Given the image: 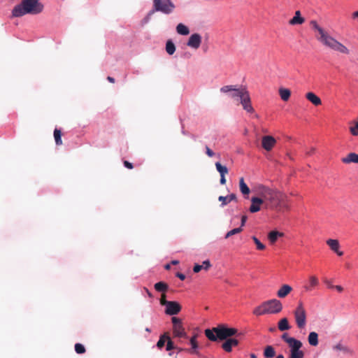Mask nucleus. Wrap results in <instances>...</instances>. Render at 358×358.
<instances>
[{
	"mask_svg": "<svg viewBox=\"0 0 358 358\" xmlns=\"http://www.w3.org/2000/svg\"><path fill=\"white\" fill-rule=\"evenodd\" d=\"M294 317L297 327L299 329H302L306 326V313L302 302L299 303L298 306L294 310Z\"/></svg>",
	"mask_w": 358,
	"mask_h": 358,
	"instance_id": "obj_8",
	"label": "nucleus"
},
{
	"mask_svg": "<svg viewBox=\"0 0 358 358\" xmlns=\"http://www.w3.org/2000/svg\"><path fill=\"white\" fill-rule=\"evenodd\" d=\"M107 80L111 83H115V78H113V77H110V76H108L107 77Z\"/></svg>",
	"mask_w": 358,
	"mask_h": 358,
	"instance_id": "obj_56",
	"label": "nucleus"
},
{
	"mask_svg": "<svg viewBox=\"0 0 358 358\" xmlns=\"http://www.w3.org/2000/svg\"><path fill=\"white\" fill-rule=\"evenodd\" d=\"M352 17H353V18H358V10L355 11V12L352 13Z\"/></svg>",
	"mask_w": 358,
	"mask_h": 358,
	"instance_id": "obj_57",
	"label": "nucleus"
},
{
	"mask_svg": "<svg viewBox=\"0 0 358 358\" xmlns=\"http://www.w3.org/2000/svg\"><path fill=\"white\" fill-rule=\"evenodd\" d=\"M161 304L165 306V313L168 315L173 316L178 314L182 307L176 301H162Z\"/></svg>",
	"mask_w": 358,
	"mask_h": 358,
	"instance_id": "obj_7",
	"label": "nucleus"
},
{
	"mask_svg": "<svg viewBox=\"0 0 358 358\" xmlns=\"http://www.w3.org/2000/svg\"><path fill=\"white\" fill-rule=\"evenodd\" d=\"M155 289L158 292L164 293L169 289V285L164 281H159L155 284Z\"/></svg>",
	"mask_w": 358,
	"mask_h": 358,
	"instance_id": "obj_27",
	"label": "nucleus"
},
{
	"mask_svg": "<svg viewBox=\"0 0 358 358\" xmlns=\"http://www.w3.org/2000/svg\"><path fill=\"white\" fill-rule=\"evenodd\" d=\"M201 42V36L199 34L194 33L189 36L187 42V45L196 50L200 47Z\"/></svg>",
	"mask_w": 358,
	"mask_h": 358,
	"instance_id": "obj_10",
	"label": "nucleus"
},
{
	"mask_svg": "<svg viewBox=\"0 0 358 358\" xmlns=\"http://www.w3.org/2000/svg\"><path fill=\"white\" fill-rule=\"evenodd\" d=\"M220 91L223 93L231 92L230 96L235 100L239 101L248 91L245 89L236 88L234 85H225L221 87Z\"/></svg>",
	"mask_w": 358,
	"mask_h": 358,
	"instance_id": "obj_9",
	"label": "nucleus"
},
{
	"mask_svg": "<svg viewBox=\"0 0 358 358\" xmlns=\"http://www.w3.org/2000/svg\"><path fill=\"white\" fill-rule=\"evenodd\" d=\"M202 269H204L206 271H208L211 267L210 262L208 259L204 260L202 262Z\"/></svg>",
	"mask_w": 358,
	"mask_h": 358,
	"instance_id": "obj_44",
	"label": "nucleus"
},
{
	"mask_svg": "<svg viewBox=\"0 0 358 358\" xmlns=\"http://www.w3.org/2000/svg\"><path fill=\"white\" fill-rule=\"evenodd\" d=\"M308 341L311 346H317L319 343L318 334L315 331H311L308 336Z\"/></svg>",
	"mask_w": 358,
	"mask_h": 358,
	"instance_id": "obj_26",
	"label": "nucleus"
},
{
	"mask_svg": "<svg viewBox=\"0 0 358 358\" xmlns=\"http://www.w3.org/2000/svg\"><path fill=\"white\" fill-rule=\"evenodd\" d=\"M171 322L173 324V328L182 324L181 319L177 317H172Z\"/></svg>",
	"mask_w": 358,
	"mask_h": 358,
	"instance_id": "obj_43",
	"label": "nucleus"
},
{
	"mask_svg": "<svg viewBox=\"0 0 358 358\" xmlns=\"http://www.w3.org/2000/svg\"><path fill=\"white\" fill-rule=\"evenodd\" d=\"M218 201L221 202L220 206L223 208L224 206L227 205L228 203H229L232 201H237V197L234 193H231L226 196H220L218 197Z\"/></svg>",
	"mask_w": 358,
	"mask_h": 358,
	"instance_id": "obj_16",
	"label": "nucleus"
},
{
	"mask_svg": "<svg viewBox=\"0 0 358 358\" xmlns=\"http://www.w3.org/2000/svg\"><path fill=\"white\" fill-rule=\"evenodd\" d=\"M124 166L125 168H127L128 169H131L134 167L133 164L127 160L124 161Z\"/></svg>",
	"mask_w": 358,
	"mask_h": 358,
	"instance_id": "obj_49",
	"label": "nucleus"
},
{
	"mask_svg": "<svg viewBox=\"0 0 358 358\" xmlns=\"http://www.w3.org/2000/svg\"><path fill=\"white\" fill-rule=\"evenodd\" d=\"M176 31L178 34L182 36H187L189 34V29L188 27L182 23H179L176 26Z\"/></svg>",
	"mask_w": 358,
	"mask_h": 358,
	"instance_id": "obj_29",
	"label": "nucleus"
},
{
	"mask_svg": "<svg viewBox=\"0 0 358 358\" xmlns=\"http://www.w3.org/2000/svg\"><path fill=\"white\" fill-rule=\"evenodd\" d=\"M164 268L166 270H169L171 268V265L169 264H166L165 266H164Z\"/></svg>",
	"mask_w": 358,
	"mask_h": 358,
	"instance_id": "obj_58",
	"label": "nucleus"
},
{
	"mask_svg": "<svg viewBox=\"0 0 358 358\" xmlns=\"http://www.w3.org/2000/svg\"><path fill=\"white\" fill-rule=\"evenodd\" d=\"M252 239L255 243L257 250H263L265 249V245L255 236H253Z\"/></svg>",
	"mask_w": 358,
	"mask_h": 358,
	"instance_id": "obj_39",
	"label": "nucleus"
},
{
	"mask_svg": "<svg viewBox=\"0 0 358 358\" xmlns=\"http://www.w3.org/2000/svg\"><path fill=\"white\" fill-rule=\"evenodd\" d=\"M191 348L186 349H180V350H185L191 355H199V349L200 348L198 342L190 343Z\"/></svg>",
	"mask_w": 358,
	"mask_h": 358,
	"instance_id": "obj_30",
	"label": "nucleus"
},
{
	"mask_svg": "<svg viewBox=\"0 0 358 358\" xmlns=\"http://www.w3.org/2000/svg\"><path fill=\"white\" fill-rule=\"evenodd\" d=\"M327 244L330 247L331 250L336 252L338 256L341 257L343 255V252L338 250L340 245L338 240L329 238L327 241Z\"/></svg>",
	"mask_w": 358,
	"mask_h": 358,
	"instance_id": "obj_15",
	"label": "nucleus"
},
{
	"mask_svg": "<svg viewBox=\"0 0 358 358\" xmlns=\"http://www.w3.org/2000/svg\"><path fill=\"white\" fill-rule=\"evenodd\" d=\"M304 18L301 15V12L299 10H296L294 16L289 20V24L292 25L301 24L304 22Z\"/></svg>",
	"mask_w": 358,
	"mask_h": 358,
	"instance_id": "obj_21",
	"label": "nucleus"
},
{
	"mask_svg": "<svg viewBox=\"0 0 358 358\" xmlns=\"http://www.w3.org/2000/svg\"><path fill=\"white\" fill-rule=\"evenodd\" d=\"M166 52L169 55H173L176 51V45L171 39L167 40L165 47Z\"/></svg>",
	"mask_w": 358,
	"mask_h": 358,
	"instance_id": "obj_33",
	"label": "nucleus"
},
{
	"mask_svg": "<svg viewBox=\"0 0 358 358\" xmlns=\"http://www.w3.org/2000/svg\"><path fill=\"white\" fill-rule=\"evenodd\" d=\"M154 13H155V11L152 9H151L148 13V14L145 16V17L142 20V21H141L142 25H144V24L148 23Z\"/></svg>",
	"mask_w": 358,
	"mask_h": 358,
	"instance_id": "obj_40",
	"label": "nucleus"
},
{
	"mask_svg": "<svg viewBox=\"0 0 358 358\" xmlns=\"http://www.w3.org/2000/svg\"><path fill=\"white\" fill-rule=\"evenodd\" d=\"M206 153L209 157H212L215 155V152L207 145L206 146Z\"/></svg>",
	"mask_w": 358,
	"mask_h": 358,
	"instance_id": "obj_47",
	"label": "nucleus"
},
{
	"mask_svg": "<svg viewBox=\"0 0 358 358\" xmlns=\"http://www.w3.org/2000/svg\"><path fill=\"white\" fill-rule=\"evenodd\" d=\"M215 167L220 176L226 175L229 172V169L226 166L222 165L220 162L215 163Z\"/></svg>",
	"mask_w": 358,
	"mask_h": 358,
	"instance_id": "obj_35",
	"label": "nucleus"
},
{
	"mask_svg": "<svg viewBox=\"0 0 358 358\" xmlns=\"http://www.w3.org/2000/svg\"><path fill=\"white\" fill-rule=\"evenodd\" d=\"M40 0H22L12 10L13 17H20L27 14L37 15L43 10Z\"/></svg>",
	"mask_w": 358,
	"mask_h": 358,
	"instance_id": "obj_2",
	"label": "nucleus"
},
{
	"mask_svg": "<svg viewBox=\"0 0 358 358\" xmlns=\"http://www.w3.org/2000/svg\"><path fill=\"white\" fill-rule=\"evenodd\" d=\"M279 94L282 101H287L290 98L291 91L289 89L282 87L279 89Z\"/></svg>",
	"mask_w": 358,
	"mask_h": 358,
	"instance_id": "obj_31",
	"label": "nucleus"
},
{
	"mask_svg": "<svg viewBox=\"0 0 358 358\" xmlns=\"http://www.w3.org/2000/svg\"><path fill=\"white\" fill-rule=\"evenodd\" d=\"M310 25L314 30L318 31L320 36H317V38L324 45L338 52L347 55L349 54V50L341 43L329 36L323 28L317 24L316 21L312 20L310 22Z\"/></svg>",
	"mask_w": 358,
	"mask_h": 358,
	"instance_id": "obj_1",
	"label": "nucleus"
},
{
	"mask_svg": "<svg viewBox=\"0 0 358 358\" xmlns=\"http://www.w3.org/2000/svg\"><path fill=\"white\" fill-rule=\"evenodd\" d=\"M182 133L183 134H185V135L186 134V131L184 130V129H183V128H182Z\"/></svg>",
	"mask_w": 358,
	"mask_h": 358,
	"instance_id": "obj_64",
	"label": "nucleus"
},
{
	"mask_svg": "<svg viewBox=\"0 0 358 358\" xmlns=\"http://www.w3.org/2000/svg\"><path fill=\"white\" fill-rule=\"evenodd\" d=\"M176 276L180 280H184L186 278L185 275L180 272H177L176 273Z\"/></svg>",
	"mask_w": 358,
	"mask_h": 358,
	"instance_id": "obj_50",
	"label": "nucleus"
},
{
	"mask_svg": "<svg viewBox=\"0 0 358 358\" xmlns=\"http://www.w3.org/2000/svg\"><path fill=\"white\" fill-rule=\"evenodd\" d=\"M281 338L283 340V341H285L286 343H288L292 338L293 337H289L288 336V334L287 333H284L282 336H281Z\"/></svg>",
	"mask_w": 358,
	"mask_h": 358,
	"instance_id": "obj_46",
	"label": "nucleus"
},
{
	"mask_svg": "<svg viewBox=\"0 0 358 358\" xmlns=\"http://www.w3.org/2000/svg\"><path fill=\"white\" fill-rule=\"evenodd\" d=\"M251 205L249 210L251 213H255L261 210V206H264V199L260 196H252L250 199Z\"/></svg>",
	"mask_w": 358,
	"mask_h": 358,
	"instance_id": "obj_11",
	"label": "nucleus"
},
{
	"mask_svg": "<svg viewBox=\"0 0 358 358\" xmlns=\"http://www.w3.org/2000/svg\"><path fill=\"white\" fill-rule=\"evenodd\" d=\"M145 331H146L147 332H149V333H150V332L151 331V329H150V328H148V327H146V328H145Z\"/></svg>",
	"mask_w": 358,
	"mask_h": 358,
	"instance_id": "obj_63",
	"label": "nucleus"
},
{
	"mask_svg": "<svg viewBox=\"0 0 358 358\" xmlns=\"http://www.w3.org/2000/svg\"><path fill=\"white\" fill-rule=\"evenodd\" d=\"M202 269V266L199 264H194V266H193V271L196 273H199V271H201Z\"/></svg>",
	"mask_w": 358,
	"mask_h": 358,
	"instance_id": "obj_48",
	"label": "nucleus"
},
{
	"mask_svg": "<svg viewBox=\"0 0 358 358\" xmlns=\"http://www.w3.org/2000/svg\"><path fill=\"white\" fill-rule=\"evenodd\" d=\"M334 350H345V348L343 346L341 343H338L334 347Z\"/></svg>",
	"mask_w": 358,
	"mask_h": 358,
	"instance_id": "obj_51",
	"label": "nucleus"
},
{
	"mask_svg": "<svg viewBox=\"0 0 358 358\" xmlns=\"http://www.w3.org/2000/svg\"><path fill=\"white\" fill-rule=\"evenodd\" d=\"M287 344L290 348L289 352L301 348L303 346L301 341L295 338H293Z\"/></svg>",
	"mask_w": 358,
	"mask_h": 358,
	"instance_id": "obj_28",
	"label": "nucleus"
},
{
	"mask_svg": "<svg viewBox=\"0 0 358 358\" xmlns=\"http://www.w3.org/2000/svg\"><path fill=\"white\" fill-rule=\"evenodd\" d=\"M205 336L211 341L217 340L224 341L233 336H239L236 328L229 327L227 324H221L212 329H206L204 331Z\"/></svg>",
	"mask_w": 358,
	"mask_h": 358,
	"instance_id": "obj_3",
	"label": "nucleus"
},
{
	"mask_svg": "<svg viewBox=\"0 0 358 358\" xmlns=\"http://www.w3.org/2000/svg\"><path fill=\"white\" fill-rule=\"evenodd\" d=\"M278 329L281 331H287L291 329V326L289 324L288 319L283 317L280 320L278 323Z\"/></svg>",
	"mask_w": 358,
	"mask_h": 358,
	"instance_id": "obj_22",
	"label": "nucleus"
},
{
	"mask_svg": "<svg viewBox=\"0 0 358 358\" xmlns=\"http://www.w3.org/2000/svg\"><path fill=\"white\" fill-rule=\"evenodd\" d=\"M168 337H169V335L166 333H164V334H162L159 336V339L157 341V343L156 344V346L159 349H162V348L164 346V345H165V343H166V342L167 341Z\"/></svg>",
	"mask_w": 358,
	"mask_h": 358,
	"instance_id": "obj_36",
	"label": "nucleus"
},
{
	"mask_svg": "<svg viewBox=\"0 0 358 358\" xmlns=\"http://www.w3.org/2000/svg\"><path fill=\"white\" fill-rule=\"evenodd\" d=\"M166 343V351H171V350L176 348L173 341L171 339V338L169 336L168 337Z\"/></svg>",
	"mask_w": 358,
	"mask_h": 358,
	"instance_id": "obj_41",
	"label": "nucleus"
},
{
	"mask_svg": "<svg viewBox=\"0 0 358 358\" xmlns=\"http://www.w3.org/2000/svg\"><path fill=\"white\" fill-rule=\"evenodd\" d=\"M276 358H285V357L282 354H280L276 356Z\"/></svg>",
	"mask_w": 358,
	"mask_h": 358,
	"instance_id": "obj_61",
	"label": "nucleus"
},
{
	"mask_svg": "<svg viewBox=\"0 0 358 358\" xmlns=\"http://www.w3.org/2000/svg\"><path fill=\"white\" fill-rule=\"evenodd\" d=\"M275 354V348L272 345H266L264 349L263 355L264 358H273Z\"/></svg>",
	"mask_w": 358,
	"mask_h": 358,
	"instance_id": "obj_25",
	"label": "nucleus"
},
{
	"mask_svg": "<svg viewBox=\"0 0 358 358\" xmlns=\"http://www.w3.org/2000/svg\"><path fill=\"white\" fill-rule=\"evenodd\" d=\"M173 333L174 337L178 338H188V336L185 332V330L182 326V324L179 325L176 327L173 328Z\"/></svg>",
	"mask_w": 358,
	"mask_h": 358,
	"instance_id": "obj_17",
	"label": "nucleus"
},
{
	"mask_svg": "<svg viewBox=\"0 0 358 358\" xmlns=\"http://www.w3.org/2000/svg\"><path fill=\"white\" fill-rule=\"evenodd\" d=\"M283 236V234L282 232H280L276 230L271 231L268 234V239L271 242V243L273 244L275 243L278 238L279 237H281Z\"/></svg>",
	"mask_w": 358,
	"mask_h": 358,
	"instance_id": "obj_24",
	"label": "nucleus"
},
{
	"mask_svg": "<svg viewBox=\"0 0 358 358\" xmlns=\"http://www.w3.org/2000/svg\"><path fill=\"white\" fill-rule=\"evenodd\" d=\"M318 284H319L318 279L315 276L312 275L310 277V279H309V285H306L304 287L306 291H310V290H312V289L313 287L318 285Z\"/></svg>",
	"mask_w": 358,
	"mask_h": 358,
	"instance_id": "obj_32",
	"label": "nucleus"
},
{
	"mask_svg": "<svg viewBox=\"0 0 358 358\" xmlns=\"http://www.w3.org/2000/svg\"><path fill=\"white\" fill-rule=\"evenodd\" d=\"M292 290V287L290 285L285 284L277 292V296L279 298H285L291 292Z\"/></svg>",
	"mask_w": 358,
	"mask_h": 358,
	"instance_id": "obj_19",
	"label": "nucleus"
},
{
	"mask_svg": "<svg viewBox=\"0 0 358 358\" xmlns=\"http://www.w3.org/2000/svg\"><path fill=\"white\" fill-rule=\"evenodd\" d=\"M197 342V334H194L189 338V344Z\"/></svg>",
	"mask_w": 358,
	"mask_h": 358,
	"instance_id": "obj_54",
	"label": "nucleus"
},
{
	"mask_svg": "<svg viewBox=\"0 0 358 358\" xmlns=\"http://www.w3.org/2000/svg\"><path fill=\"white\" fill-rule=\"evenodd\" d=\"M178 263H179V262L178 260H173L171 262V264H173V265H176V264H177Z\"/></svg>",
	"mask_w": 358,
	"mask_h": 358,
	"instance_id": "obj_59",
	"label": "nucleus"
},
{
	"mask_svg": "<svg viewBox=\"0 0 358 358\" xmlns=\"http://www.w3.org/2000/svg\"><path fill=\"white\" fill-rule=\"evenodd\" d=\"M247 219H248V217L246 215H243L241 217V228H243V227L245 226Z\"/></svg>",
	"mask_w": 358,
	"mask_h": 358,
	"instance_id": "obj_52",
	"label": "nucleus"
},
{
	"mask_svg": "<svg viewBox=\"0 0 358 358\" xmlns=\"http://www.w3.org/2000/svg\"><path fill=\"white\" fill-rule=\"evenodd\" d=\"M282 310V304L280 301L273 299L267 300L261 303L253 310V314L255 315H262L266 314H277Z\"/></svg>",
	"mask_w": 358,
	"mask_h": 358,
	"instance_id": "obj_5",
	"label": "nucleus"
},
{
	"mask_svg": "<svg viewBox=\"0 0 358 358\" xmlns=\"http://www.w3.org/2000/svg\"><path fill=\"white\" fill-rule=\"evenodd\" d=\"M260 197L264 199V207L266 209H275L280 204V199L275 191L264 185L258 187Z\"/></svg>",
	"mask_w": 358,
	"mask_h": 358,
	"instance_id": "obj_4",
	"label": "nucleus"
},
{
	"mask_svg": "<svg viewBox=\"0 0 358 358\" xmlns=\"http://www.w3.org/2000/svg\"><path fill=\"white\" fill-rule=\"evenodd\" d=\"M242 231H243V228H241V227H237V228H234V229H231V230L229 231L226 234V235H225L224 238H229V237H230V236H234V235H235V234H238V233L241 232Z\"/></svg>",
	"mask_w": 358,
	"mask_h": 358,
	"instance_id": "obj_38",
	"label": "nucleus"
},
{
	"mask_svg": "<svg viewBox=\"0 0 358 358\" xmlns=\"http://www.w3.org/2000/svg\"><path fill=\"white\" fill-rule=\"evenodd\" d=\"M343 163L349 164V163H355L358 164V154L355 152H350L347 155L346 157L343 158L342 159Z\"/></svg>",
	"mask_w": 358,
	"mask_h": 358,
	"instance_id": "obj_23",
	"label": "nucleus"
},
{
	"mask_svg": "<svg viewBox=\"0 0 358 358\" xmlns=\"http://www.w3.org/2000/svg\"><path fill=\"white\" fill-rule=\"evenodd\" d=\"M75 351L77 354H83L85 352V348L81 343H76L75 344Z\"/></svg>",
	"mask_w": 358,
	"mask_h": 358,
	"instance_id": "obj_42",
	"label": "nucleus"
},
{
	"mask_svg": "<svg viewBox=\"0 0 358 358\" xmlns=\"http://www.w3.org/2000/svg\"><path fill=\"white\" fill-rule=\"evenodd\" d=\"M305 353L301 348L291 351L288 358H303Z\"/></svg>",
	"mask_w": 358,
	"mask_h": 358,
	"instance_id": "obj_34",
	"label": "nucleus"
},
{
	"mask_svg": "<svg viewBox=\"0 0 358 358\" xmlns=\"http://www.w3.org/2000/svg\"><path fill=\"white\" fill-rule=\"evenodd\" d=\"M239 189L244 198L248 199V195L250 193V189L245 182L243 178H241L239 180Z\"/></svg>",
	"mask_w": 358,
	"mask_h": 358,
	"instance_id": "obj_18",
	"label": "nucleus"
},
{
	"mask_svg": "<svg viewBox=\"0 0 358 358\" xmlns=\"http://www.w3.org/2000/svg\"><path fill=\"white\" fill-rule=\"evenodd\" d=\"M250 358H257V356L255 354L252 353L250 354Z\"/></svg>",
	"mask_w": 358,
	"mask_h": 358,
	"instance_id": "obj_60",
	"label": "nucleus"
},
{
	"mask_svg": "<svg viewBox=\"0 0 358 358\" xmlns=\"http://www.w3.org/2000/svg\"><path fill=\"white\" fill-rule=\"evenodd\" d=\"M350 131L353 136H358V122L350 128Z\"/></svg>",
	"mask_w": 358,
	"mask_h": 358,
	"instance_id": "obj_45",
	"label": "nucleus"
},
{
	"mask_svg": "<svg viewBox=\"0 0 358 358\" xmlns=\"http://www.w3.org/2000/svg\"><path fill=\"white\" fill-rule=\"evenodd\" d=\"M146 292H148V294L150 297H152V294L149 292L148 289H146Z\"/></svg>",
	"mask_w": 358,
	"mask_h": 358,
	"instance_id": "obj_62",
	"label": "nucleus"
},
{
	"mask_svg": "<svg viewBox=\"0 0 358 358\" xmlns=\"http://www.w3.org/2000/svg\"><path fill=\"white\" fill-rule=\"evenodd\" d=\"M239 101L241 103L243 108L248 113H252L255 111L251 104V100L248 92H245L244 96L239 100Z\"/></svg>",
	"mask_w": 358,
	"mask_h": 358,
	"instance_id": "obj_12",
	"label": "nucleus"
},
{
	"mask_svg": "<svg viewBox=\"0 0 358 358\" xmlns=\"http://www.w3.org/2000/svg\"><path fill=\"white\" fill-rule=\"evenodd\" d=\"M275 143L276 141L272 136H264L262 139V148L266 151L271 150Z\"/></svg>",
	"mask_w": 358,
	"mask_h": 358,
	"instance_id": "obj_13",
	"label": "nucleus"
},
{
	"mask_svg": "<svg viewBox=\"0 0 358 358\" xmlns=\"http://www.w3.org/2000/svg\"><path fill=\"white\" fill-rule=\"evenodd\" d=\"M176 8L171 0H153L152 10L155 12H161L165 15L173 13Z\"/></svg>",
	"mask_w": 358,
	"mask_h": 358,
	"instance_id": "obj_6",
	"label": "nucleus"
},
{
	"mask_svg": "<svg viewBox=\"0 0 358 358\" xmlns=\"http://www.w3.org/2000/svg\"><path fill=\"white\" fill-rule=\"evenodd\" d=\"M62 134L61 130L55 128L54 130V137L57 145H60L62 144Z\"/></svg>",
	"mask_w": 358,
	"mask_h": 358,
	"instance_id": "obj_37",
	"label": "nucleus"
},
{
	"mask_svg": "<svg viewBox=\"0 0 358 358\" xmlns=\"http://www.w3.org/2000/svg\"><path fill=\"white\" fill-rule=\"evenodd\" d=\"M226 178H225V175H222V176H220V182L221 185H224L226 183Z\"/></svg>",
	"mask_w": 358,
	"mask_h": 358,
	"instance_id": "obj_55",
	"label": "nucleus"
},
{
	"mask_svg": "<svg viewBox=\"0 0 358 358\" xmlns=\"http://www.w3.org/2000/svg\"><path fill=\"white\" fill-rule=\"evenodd\" d=\"M330 288H335L337 291L341 292L343 291V287L341 285H329Z\"/></svg>",
	"mask_w": 358,
	"mask_h": 358,
	"instance_id": "obj_53",
	"label": "nucleus"
},
{
	"mask_svg": "<svg viewBox=\"0 0 358 358\" xmlns=\"http://www.w3.org/2000/svg\"><path fill=\"white\" fill-rule=\"evenodd\" d=\"M222 344V348L227 352H230L232 348L238 345V340L236 338H229Z\"/></svg>",
	"mask_w": 358,
	"mask_h": 358,
	"instance_id": "obj_14",
	"label": "nucleus"
},
{
	"mask_svg": "<svg viewBox=\"0 0 358 358\" xmlns=\"http://www.w3.org/2000/svg\"><path fill=\"white\" fill-rule=\"evenodd\" d=\"M306 98L315 106H319L322 103L320 98L314 92H308L306 94Z\"/></svg>",
	"mask_w": 358,
	"mask_h": 358,
	"instance_id": "obj_20",
	"label": "nucleus"
}]
</instances>
